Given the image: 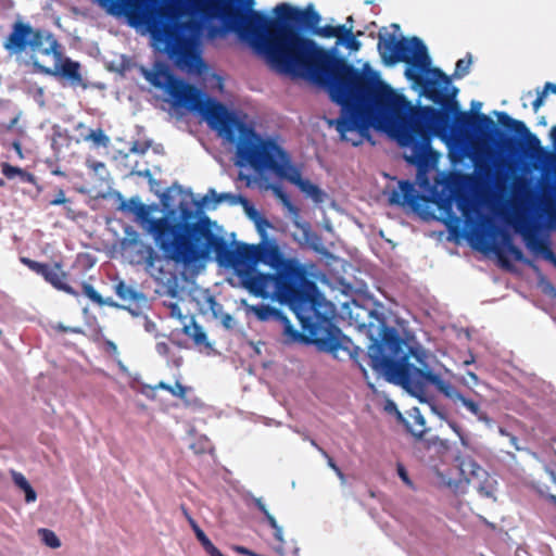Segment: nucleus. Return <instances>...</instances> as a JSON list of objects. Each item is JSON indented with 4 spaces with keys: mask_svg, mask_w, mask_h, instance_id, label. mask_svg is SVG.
I'll use <instances>...</instances> for the list:
<instances>
[{
    "mask_svg": "<svg viewBox=\"0 0 556 556\" xmlns=\"http://www.w3.org/2000/svg\"><path fill=\"white\" fill-rule=\"evenodd\" d=\"M58 329L62 332L83 333V330L79 327H67L62 324L58 326Z\"/></svg>",
    "mask_w": 556,
    "mask_h": 556,
    "instance_id": "56",
    "label": "nucleus"
},
{
    "mask_svg": "<svg viewBox=\"0 0 556 556\" xmlns=\"http://www.w3.org/2000/svg\"><path fill=\"white\" fill-rule=\"evenodd\" d=\"M408 419L404 418L403 415L397 412V419L402 421L406 430L416 438H422L427 432L426 420L419 408L413 407L408 410Z\"/></svg>",
    "mask_w": 556,
    "mask_h": 556,
    "instance_id": "13",
    "label": "nucleus"
},
{
    "mask_svg": "<svg viewBox=\"0 0 556 556\" xmlns=\"http://www.w3.org/2000/svg\"><path fill=\"white\" fill-rule=\"evenodd\" d=\"M270 189L274 194L281 201L282 205L292 214L295 218H299L300 212L299 208L292 203L289 194L283 190V188L279 185H271Z\"/></svg>",
    "mask_w": 556,
    "mask_h": 556,
    "instance_id": "30",
    "label": "nucleus"
},
{
    "mask_svg": "<svg viewBox=\"0 0 556 556\" xmlns=\"http://www.w3.org/2000/svg\"><path fill=\"white\" fill-rule=\"evenodd\" d=\"M252 502L255 504V506L258 508V510L264 515L265 519L267 520L270 528L274 529L275 533L274 536L277 541L280 543H283V531L282 528L277 523L275 517L268 511L266 505L264 504L263 500L260 497H255L253 495L250 496Z\"/></svg>",
    "mask_w": 556,
    "mask_h": 556,
    "instance_id": "22",
    "label": "nucleus"
},
{
    "mask_svg": "<svg viewBox=\"0 0 556 556\" xmlns=\"http://www.w3.org/2000/svg\"><path fill=\"white\" fill-rule=\"evenodd\" d=\"M126 232H127L128 235H131V236H132V238H130V239H126V240L124 241V244H125V245H136V244H138V243H139V238H138L139 236H138V232H137V231L131 230V232H130V231H128V230H127Z\"/></svg>",
    "mask_w": 556,
    "mask_h": 556,
    "instance_id": "52",
    "label": "nucleus"
},
{
    "mask_svg": "<svg viewBox=\"0 0 556 556\" xmlns=\"http://www.w3.org/2000/svg\"><path fill=\"white\" fill-rule=\"evenodd\" d=\"M232 118L233 125L229 129H222L219 135L230 143H236V166L251 167L260 174L271 170L295 186L301 184L303 178L300 168L291 163L288 152L275 139H263L235 113Z\"/></svg>",
    "mask_w": 556,
    "mask_h": 556,
    "instance_id": "7",
    "label": "nucleus"
},
{
    "mask_svg": "<svg viewBox=\"0 0 556 556\" xmlns=\"http://www.w3.org/2000/svg\"><path fill=\"white\" fill-rule=\"evenodd\" d=\"M216 223L211 219L206 225L193 260V267L214 258L220 267L231 268L237 277V283L229 279L233 287L247 290L250 294L273 299L283 305H291L299 317L306 314V305L318 306L320 302L319 289L315 281L309 279L304 265L299 261L286 257L267 238L261 245L236 242L229 244L224 237L216 233Z\"/></svg>",
    "mask_w": 556,
    "mask_h": 556,
    "instance_id": "4",
    "label": "nucleus"
},
{
    "mask_svg": "<svg viewBox=\"0 0 556 556\" xmlns=\"http://www.w3.org/2000/svg\"><path fill=\"white\" fill-rule=\"evenodd\" d=\"M526 247L535 254L541 255L545 248H551V242L547 238L540 237L536 232H526L523 235Z\"/></svg>",
    "mask_w": 556,
    "mask_h": 556,
    "instance_id": "24",
    "label": "nucleus"
},
{
    "mask_svg": "<svg viewBox=\"0 0 556 556\" xmlns=\"http://www.w3.org/2000/svg\"><path fill=\"white\" fill-rule=\"evenodd\" d=\"M363 327L367 329L371 341L367 357L376 374L402 387L421 403H429L428 386L432 384L455 406L466 408L485 426H493V419L481 409L478 402L465 396L450 381L433 372L432 355L421 344L407 342L395 328L387 325L383 311H369L368 324Z\"/></svg>",
    "mask_w": 556,
    "mask_h": 556,
    "instance_id": "5",
    "label": "nucleus"
},
{
    "mask_svg": "<svg viewBox=\"0 0 556 556\" xmlns=\"http://www.w3.org/2000/svg\"><path fill=\"white\" fill-rule=\"evenodd\" d=\"M86 139L91 140L97 146H102V147H106L110 142L109 137L104 134V131L102 129L91 130Z\"/></svg>",
    "mask_w": 556,
    "mask_h": 556,
    "instance_id": "39",
    "label": "nucleus"
},
{
    "mask_svg": "<svg viewBox=\"0 0 556 556\" xmlns=\"http://www.w3.org/2000/svg\"><path fill=\"white\" fill-rule=\"evenodd\" d=\"M296 187H299V189L309 197L316 204L324 203L327 198V193L308 179H303Z\"/></svg>",
    "mask_w": 556,
    "mask_h": 556,
    "instance_id": "29",
    "label": "nucleus"
},
{
    "mask_svg": "<svg viewBox=\"0 0 556 556\" xmlns=\"http://www.w3.org/2000/svg\"><path fill=\"white\" fill-rule=\"evenodd\" d=\"M542 91H545V93L547 94V92H552L554 94H556V84L554 83H546L544 85V88Z\"/></svg>",
    "mask_w": 556,
    "mask_h": 556,
    "instance_id": "60",
    "label": "nucleus"
},
{
    "mask_svg": "<svg viewBox=\"0 0 556 556\" xmlns=\"http://www.w3.org/2000/svg\"><path fill=\"white\" fill-rule=\"evenodd\" d=\"M279 73L309 80L327 90L340 105L337 119L329 121L342 141L357 147L371 141L370 129L392 135L407 151L419 125V108L413 109L403 94L380 78L368 64L362 70L338 54L336 45L328 51L315 41H305L301 52L289 59Z\"/></svg>",
    "mask_w": 556,
    "mask_h": 556,
    "instance_id": "3",
    "label": "nucleus"
},
{
    "mask_svg": "<svg viewBox=\"0 0 556 556\" xmlns=\"http://www.w3.org/2000/svg\"><path fill=\"white\" fill-rule=\"evenodd\" d=\"M549 135H551V139H552V142H553V149L556 153V126H553L551 131H549Z\"/></svg>",
    "mask_w": 556,
    "mask_h": 556,
    "instance_id": "63",
    "label": "nucleus"
},
{
    "mask_svg": "<svg viewBox=\"0 0 556 556\" xmlns=\"http://www.w3.org/2000/svg\"><path fill=\"white\" fill-rule=\"evenodd\" d=\"M222 324L226 329H232L236 320L230 314L226 313L222 316Z\"/></svg>",
    "mask_w": 556,
    "mask_h": 556,
    "instance_id": "48",
    "label": "nucleus"
},
{
    "mask_svg": "<svg viewBox=\"0 0 556 556\" xmlns=\"http://www.w3.org/2000/svg\"><path fill=\"white\" fill-rule=\"evenodd\" d=\"M294 225L302 230L305 242L313 251L319 254H327V249L324 245L321 237L318 233L312 231L311 225L308 223H300L294 220Z\"/></svg>",
    "mask_w": 556,
    "mask_h": 556,
    "instance_id": "16",
    "label": "nucleus"
},
{
    "mask_svg": "<svg viewBox=\"0 0 556 556\" xmlns=\"http://www.w3.org/2000/svg\"><path fill=\"white\" fill-rule=\"evenodd\" d=\"M144 329L148 332H152L155 329V324L153 321L149 320V319H146Z\"/></svg>",
    "mask_w": 556,
    "mask_h": 556,
    "instance_id": "64",
    "label": "nucleus"
},
{
    "mask_svg": "<svg viewBox=\"0 0 556 556\" xmlns=\"http://www.w3.org/2000/svg\"><path fill=\"white\" fill-rule=\"evenodd\" d=\"M456 465L459 469L460 476L468 483H471L480 475H483V468L470 456L458 455L455 457Z\"/></svg>",
    "mask_w": 556,
    "mask_h": 556,
    "instance_id": "14",
    "label": "nucleus"
},
{
    "mask_svg": "<svg viewBox=\"0 0 556 556\" xmlns=\"http://www.w3.org/2000/svg\"><path fill=\"white\" fill-rule=\"evenodd\" d=\"M83 293L93 303L99 306L108 305V306H118L111 298L103 299L98 291L90 283H83Z\"/></svg>",
    "mask_w": 556,
    "mask_h": 556,
    "instance_id": "31",
    "label": "nucleus"
},
{
    "mask_svg": "<svg viewBox=\"0 0 556 556\" xmlns=\"http://www.w3.org/2000/svg\"><path fill=\"white\" fill-rule=\"evenodd\" d=\"M431 409V412L433 414H435L440 419L442 420H446L448 427L457 434V437L459 438L462 444L464 446H467L468 445V439L466 437V434L464 433L462 427L454 420H448L447 419V416H446V412L439 407L433 401L432 399L429 397V403H427Z\"/></svg>",
    "mask_w": 556,
    "mask_h": 556,
    "instance_id": "21",
    "label": "nucleus"
},
{
    "mask_svg": "<svg viewBox=\"0 0 556 556\" xmlns=\"http://www.w3.org/2000/svg\"><path fill=\"white\" fill-rule=\"evenodd\" d=\"M21 262L25 264L30 270L37 275H40L53 288L64 291L71 295H77V292L65 282L66 273L62 270L60 263H40L27 257H22Z\"/></svg>",
    "mask_w": 556,
    "mask_h": 556,
    "instance_id": "11",
    "label": "nucleus"
},
{
    "mask_svg": "<svg viewBox=\"0 0 556 556\" xmlns=\"http://www.w3.org/2000/svg\"><path fill=\"white\" fill-rule=\"evenodd\" d=\"M12 479L21 490H24L29 485V482L21 472L12 471Z\"/></svg>",
    "mask_w": 556,
    "mask_h": 556,
    "instance_id": "44",
    "label": "nucleus"
},
{
    "mask_svg": "<svg viewBox=\"0 0 556 556\" xmlns=\"http://www.w3.org/2000/svg\"><path fill=\"white\" fill-rule=\"evenodd\" d=\"M340 31L337 40V46H343L351 51H358L362 47V42L357 40L356 36H362L363 31L353 33L352 25H339Z\"/></svg>",
    "mask_w": 556,
    "mask_h": 556,
    "instance_id": "17",
    "label": "nucleus"
},
{
    "mask_svg": "<svg viewBox=\"0 0 556 556\" xmlns=\"http://www.w3.org/2000/svg\"><path fill=\"white\" fill-rule=\"evenodd\" d=\"M248 312L253 313L260 321H276L282 318V311L269 304H256L248 306Z\"/></svg>",
    "mask_w": 556,
    "mask_h": 556,
    "instance_id": "19",
    "label": "nucleus"
},
{
    "mask_svg": "<svg viewBox=\"0 0 556 556\" xmlns=\"http://www.w3.org/2000/svg\"><path fill=\"white\" fill-rule=\"evenodd\" d=\"M12 149L16 152V154L22 159L23 152H22V144L18 140H14L11 143Z\"/></svg>",
    "mask_w": 556,
    "mask_h": 556,
    "instance_id": "59",
    "label": "nucleus"
},
{
    "mask_svg": "<svg viewBox=\"0 0 556 556\" xmlns=\"http://www.w3.org/2000/svg\"><path fill=\"white\" fill-rule=\"evenodd\" d=\"M508 439H509L510 444L515 447V450H517V451H523V450H525V447H522V446H520V445H519V443H518V442H519V440H518V438H517L516 435H514V434L511 433V434L508 437Z\"/></svg>",
    "mask_w": 556,
    "mask_h": 556,
    "instance_id": "58",
    "label": "nucleus"
},
{
    "mask_svg": "<svg viewBox=\"0 0 556 556\" xmlns=\"http://www.w3.org/2000/svg\"><path fill=\"white\" fill-rule=\"evenodd\" d=\"M471 483L481 496L495 501L497 481L488 471L483 470V475H480Z\"/></svg>",
    "mask_w": 556,
    "mask_h": 556,
    "instance_id": "15",
    "label": "nucleus"
},
{
    "mask_svg": "<svg viewBox=\"0 0 556 556\" xmlns=\"http://www.w3.org/2000/svg\"><path fill=\"white\" fill-rule=\"evenodd\" d=\"M400 190H393L390 194L389 201L391 204H407L417 208L421 195L416 191L415 186L409 180H402L399 182Z\"/></svg>",
    "mask_w": 556,
    "mask_h": 556,
    "instance_id": "12",
    "label": "nucleus"
},
{
    "mask_svg": "<svg viewBox=\"0 0 556 556\" xmlns=\"http://www.w3.org/2000/svg\"><path fill=\"white\" fill-rule=\"evenodd\" d=\"M532 488L543 497L556 503V496L548 493V486L544 483L532 482Z\"/></svg>",
    "mask_w": 556,
    "mask_h": 556,
    "instance_id": "40",
    "label": "nucleus"
},
{
    "mask_svg": "<svg viewBox=\"0 0 556 556\" xmlns=\"http://www.w3.org/2000/svg\"><path fill=\"white\" fill-rule=\"evenodd\" d=\"M377 49L387 66L405 62V77L420 88L426 99L439 105L419 106L415 118L419 125L404 153L405 161L417 168V181L421 188L433 190L428 173L435 166L439 156L431 147L434 137L446 142H462L465 137L475 136L481 142L483 151L472 154L475 185L481 189L497 188L506 180V154L520 153L531 159L547 155L538 136L523 122L510 117L506 112H494L506 131L485 114L472 116L462 113L456 99L458 88H450V79L444 73L431 67L428 48L419 37L396 39L394 35L379 36Z\"/></svg>",
    "mask_w": 556,
    "mask_h": 556,
    "instance_id": "2",
    "label": "nucleus"
},
{
    "mask_svg": "<svg viewBox=\"0 0 556 556\" xmlns=\"http://www.w3.org/2000/svg\"><path fill=\"white\" fill-rule=\"evenodd\" d=\"M296 187H299V189L309 197L316 204L324 203L327 198V193L308 179H303Z\"/></svg>",
    "mask_w": 556,
    "mask_h": 556,
    "instance_id": "26",
    "label": "nucleus"
},
{
    "mask_svg": "<svg viewBox=\"0 0 556 556\" xmlns=\"http://www.w3.org/2000/svg\"><path fill=\"white\" fill-rule=\"evenodd\" d=\"M42 35L34 29L29 24L16 22L9 37L3 42V47L10 53H21L28 47L31 50H38L41 46Z\"/></svg>",
    "mask_w": 556,
    "mask_h": 556,
    "instance_id": "10",
    "label": "nucleus"
},
{
    "mask_svg": "<svg viewBox=\"0 0 556 556\" xmlns=\"http://www.w3.org/2000/svg\"><path fill=\"white\" fill-rule=\"evenodd\" d=\"M67 202V199L65 197V193L63 190H60L58 194L52 199L49 203L50 205H61Z\"/></svg>",
    "mask_w": 556,
    "mask_h": 556,
    "instance_id": "50",
    "label": "nucleus"
},
{
    "mask_svg": "<svg viewBox=\"0 0 556 556\" xmlns=\"http://www.w3.org/2000/svg\"><path fill=\"white\" fill-rule=\"evenodd\" d=\"M320 303L315 305L316 307H309L311 304L306 305L305 318H300L293 306L288 305L290 309L295 314L303 332L298 331L289 320V318L282 313V318H279L277 323L282 326V332L285 336L286 343L303 342L306 344H314L319 351L332 354L338 357L340 352L346 353L350 358L356 362L364 374L366 369L358 363L357 358L363 354V350L359 346L354 345L353 341L344 336L341 329L334 324V312L332 304L328 302L324 294L319 291Z\"/></svg>",
    "mask_w": 556,
    "mask_h": 556,
    "instance_id": "8",
    "label": "nucleus"
},
{
    "mask_svg": "<svg viewBox=\"0 0 556 556\" xmlns=\"http://www.w3.org/2000/svg\"><path fill=\"white\" fill-rule=\"evenodd\" d=\"M79 70L80 65L78 62L72 61L71 59H66L61 64L60 75L62 77L67 78L73 86H78L83 81Z\"/></svg>",
    "mask_w": 556,
    "mask_h": 556,
    "instance_id": "23",
    "label": "nucleus"
},
{
    "mask_svg": "<svg viewBox=\"0 0 556 556\" xmlns=\"http://www.w3.org/2000/svg\"><path fill=\"white\" fill-rule=\"evenodd\" d=\"M182 187L174 184L160 194L165 213L160 218L151 217L148 207L136 198L123 202L119 208L134 213L146 225L166 262L191 268L205 227L211 225V218L204 212L193 210L186 199L176 203V195L182 197Z\"/></svg>",
    "mask_w": 556,
    "mask_h": 556,
    "instance_id": "6",
    "label": "nucleus"
},
{
    "mask_svg": "<svg viewBox=\"0 0 556 556\" xmlns=\"http://www.w3.org/2000/svg\"><path fill=\"white\" fill-rule=\"evenodd\" d=\"M192 530L194 532L195 538L201 543L202 547L204 548L208 556H214L219 551L207 538L204 531L199 527V525H194Z\"/></svg>",
    "mask_w": 556,
    "mask_h": 556,
    "instance_id": "34",
    "label": "nucleus"
},
{
    "mask_svg": "<svg viewBox=\"0 0 556 556\" xmlns=\"http://www.w3.org/2000/svg\"><path fill=\"white\" fill-rule=\"evenodd\" d=\"M20 116L21 114L18 113L16 116H14L7 125H5V129L7 130H11L15 127V125L17 124L18 119H20Z\"/></svg>",
    "mask_w": 556,
    "mask_h": 556,
    "instance_id": "61",
    "label": "nucleus"
},
{
    "mask_svg": "<svg viewBox=\"0 0 556 556\" xmlns=\"http://www.w3.org/2000/svg\"><path fill=\"white\" fill-rule=\"evenodd\" d=\"M155 350L160 355L165 356L169 352V345L165 342H159L155 345Z\"/></svg>",
    "mask_w": 556,
    "mask_h": 556,
    "instance_id": "54",
    "label": "nucleus"
},
{
    "mask_svg": "<svg viewBox=\"0 0 556 556\" xmlns=\"http://www.w3.org/2000/svg\"><path fill=\"white\" fill-rule=\"evenodd\" d=\"M151 147V141H135L130 148V152L142 155Z\"/></svg>",
    "mask_w": 556,
    "mask_h": 556,
    "instance_id": "41",
    "label": "nucleus"
},
{
    "mask_svg": "<svg viewBox=\"0 0 556 556\" xmlns=\"http://www.w3.org/2000/svg\"><path fill=\"white\" fill-rule=\"evenodd\" d=\"M1 170L2 174L9 179L14 178L16 175L23 174V170L20 167L12 166L8 163L2 164Z\"/></svg>",
    "mask_w": 556,
    "mask_h": 556,
    "instance_id": "43",
    "label": "nucleus"
},
{
    "mask_svg": "<svg viewBox=\"0 0 556 556\" xmlns=\"http://www.w3.org/2000/svg\"><path fill=\"white\" fill-rule=\"evenodd\" d=\"M546 97L545 91H539L536 99L533 101L532 106L534 111H538L544 102Z\"/></svg>",
    "mask_w": 556,
    "mask_h": 556,
    "instance_id": "51",
    "label": "nucleus"
},
{
    "mask_svg": "<svg viewBox=\"0 0 556 556\" xmlns=\"http://www.w3.org/2000/svg\"><path fill=\"white\" fill-rule=\"evenodd\" d=\"M139 253L142 255L148 266H154V263L159 260L156 252L150 244L140 243Z\"/></svg>",
    "mask_w": 556,
    "mask_h": 556,
    "instance_id": "37",
    "label": "nucleus"
},
{
    "mask_svg": "<svg viewBox=\"0 0 556 556\" xmlns=\"http://www.w3.org/2000/svg\"><path fill=\"white\" fill-rule=\"evenodd\" d=\"M232 549L240 555L253 556L254 552L241 545H233Z\"/></svg>",
    "mask_w": 556,
    "mask_h": 556,
    "instance_id": "53",
    "label": "nucleus"
},
{
    "mask_svg": "<svg viewBox=\"0 0 556 556\" xmlns=\"http://www.w3.org/2000/svg\"><path fill=\"white\" fill-rule=\"evenodd\" d=\"M327 459V464L328 466L336 472V475L338 476V478L341 480V482H344L345 481V476L344 473L342 472V470L337 466V464L334 463V460L332 459V457H330L328 455V457H325Z\"/></svg>",
    "mask_w": 556,
    "mask_h": 556,
    "instance_id": "45",
    "label": "nucleus"
},
{
    "mask_svg": "<svg viewBox=\"0 0 556 556\" xmlns=\"http://www.w3.org/2000/svg\"><path fill=\"white\" fill-rule=\"evenodd\" d=\"M115 292L121 300L126 302H135L138 300H143L144 298L142 293L135 291L132 288H130L123 281H119L115 286Z\"/></svg>",
    "mask_w": 556,
    "mask_h": 556,
    "instance_id": "32",
    "label": "nucleus"
},
{
    "mask_svg": "<svg viewBox=\"0 0 556 556\" xmlns=\"http://www.w3.org/2000/svg\"><path fill=\"white\" fill-rule=\"evenodd\" d=\"M471 63V54L468 53L466 58L459 59L456 62L455 71L451 77L444 74L450 79V88L454 87L451 81L452 78L460 79L469 74Z\"/></svg>",
    "mask_w": 556,
    "mask_h": 556,
    "instance_id": "33",
    "label": "nucleus"
},
{
    "mask_svg": "<svg viewBox=\"0 0 556 556\" xmlns=\"http://www.w3.org/2000/svg\"><path fill=\"white\" fill-rule=\"evenodd\" d=\"M296 187H299V189L309 197L316 204L324 203L327 198V193L308 179H303Z\"/></svg>",
    "mask_w": 556,
    "mask_h": 556,
    "instance_id": "27",
    "label": "nucleus"
},
{
    "mask_svg": "<svg viewBox=\"0 0 556 556\" xmlns=\"http://www.w3.org/2000/svg\"><path fill=\"white\" fill-rule=\"evenodd\" d=\"M182 513L186 519L188 520L191 529H193L194 525H198L197 521L191 517V515L188 513L186 508L182 507Z\"/></svg>",
    "mask_w": 556,
    "mask_h": 556,
    "instance_id": "62",
    "label": "nucleus"
},
{
    "mask_svg": "<svg viewBox=\"0 0 556 556\" xmlns=\"http://www.w3.org/2000/svg\"><path fill=\"white\" fill-rule=\"evenodd\" d=\"M505 245H506V249L508 251V253L518 262L533 268V269H536V265L533 263V261L529 260L528 257L525 256L523 252L521 251L520 248H518L517 245H515L514 243L510 242L509 238H506L505 239Z\"/></svg>",
    "mask_w": 556,
    "mask_h": 556,
    "instance_id": "35",
    "label": "nucleus"
},
{
    "mask_svg": "<svg viewBox=\"0 0 556 556\" xmlns=\"http://www.w3.org/2000/svg\"><path fill=\"white\" fill-rule=\"evenodd\" d=\"M214 198L215 204L228 202L230 205L247 204V198L241 194H233L230 192L216 193L214 189H208L207 193L203 197L199 205H206Z\"/></svg>",
    "mask_w": 556,
    "mask_h": 556,
    "instance_id": "18",
    "label": "nucleus"
},
{
    "mask_svg": "<svg viewBox=\"0 0 556 556\" xmlns=\"http://www.w3.org/2000/svg\"><path fill=\"white\" fill-rule=\"evenodd\" d=\"M339 29V26H330V25H325V26H318V24H316V27L313 31L312 35H317V36H321V37H325V38H332V37H337L339 36L340 31L338 30Z\"/></svg>",
    "mask_w": 556,
    "mask_h": 556,
    "instance_id": "38",
    "label": "nucleus"
},
{
    "mask_svg": "<svg viewBox=\"0 0 556 556\" xmlns=\"http://www.w3.org/2000/svg\"><path fill=\"white\" fill-rule=\"evenodd\" d=\"M186 391H187L186 387L179 382H176L175 386L172 387V389H170V393L180 399L185 397Z\"/></svg>",
    "mask_w": 556,
    "mask_h": 556,
    "instance_id": "47",
    "label": "nucleus"
},
{
    "mask_svg": "<svg viewBox=\"0 0 556 556\" xmlns=\"http://www.w3.org/2000/svg\"><path fill=\"white\" fill-rule=\"evenodd\" d=\"M396 471H397V475L400 477V479L410 489H414V483L413 481L410 480L409 476H408V472L405 468V466L401 463H397L396 465Z\"/></svg>",
    "mask_w": 556,
    "mask_h": 556,
    "instance_id": "42",
    "label": "nucleus"
},
{
    "mask_svg": "<svg viewBox=\"0 0 556 556\" xmlns=\"http://www.w3.org/2000/svg\"><path fill=\"white\" fill-rule=\"evenodd\" d=\"M112 11L124 9L132 27H144L155 50L165 53L180 71L201 74V35L210 40L236 35L280 71L295 58L313 34L320 14L309 3L299 9L279 3L275 17L255 10V0H115Z\"/></svg>",
    "mask_w": 556,
    "mask_h": 556,
    "instance_id": "1",
    "label": "nucleus"
},
{
    "mask_svg": "<svg viewBox=\"0 0 556 556\" xmlns=\"http://www.w3.org/2000/svg\"><path fill=\"white\" fill-rule=\"evenodd\" d=\"M312 446H314L324 457H328V453L321 447L318 445V443L312 439L311 437L308 438L307 440Z\"/></svg>",
    "mask_w": 556,
    "mask_h": 556,
    "instance_id": "57",
    "label": "nucleus"
},
{
    "mask_svg": "<svg viewBox=\"0 0 556 556\" xmlns=\"http://www.w3.org/2000/svg\"><path fill=\"white\" fill-rule=\"evenodd\" d=\"M541 256L545 261L549 262L552 265L556 266V254L553 252V250L551 248H545L542 251Z\"/></svg>",
    "mask_w": 556,
    "mask_h": 556,
    "instance_id": "46",
    "label": "nucleus"
},
{
    "mask_svg": "<svg viewBox=\"0 0 556 556\" xmlns=\"http://www.w3.org/2000/svg\"><path fill=\"white\" fill-rule=\"evenodd\" d=\"M23 491L25 493V501L27 503H31V502L36 501L37 494L30 484L27 488H25Z\"/></svg>",
    "mask_w": 556,
    "mask_h": 556,
    "instance_id": "49",
    "label": "nucleus"
},
{
    "mask_svg": "<svg viewBox=\"0 0 556 556\" xmlns=\"http://www.w3.org/2000/svg\"><path fill=\"white\" fill-rule=\"evenodd\" d=\"M39 534H40V538L42 540V542L51 547V548H58L61 546V541L59 540V538L56 536V534L52 531V530H49V529H39Z\"/></svg>",
    "mask_w": 556,
    "mask_h": 556,
    "instance_id": "36",
    "label": "nucleus"
},
{
    "mask_svg": "<svg viewBox=\"0 0 556 556\" xmlns=\"http://www.w3.org/2000/svg\"><path fill=\"white\" fill-rule=\"evenodd\" d=\"M482 108V103L479 102V101H472L471 104H470V112H468L469 114H471L472 116H477L478 114H482L480 112Z\"/></svg>",
    "mask_w": 556,
    "mask_h": 556,
    "instance_id": "55",
    "label": "nucleus"
},
{
    "mask_svg": "<svg viewBox=\"0 0 556 556\" xmlns=\"http://www.w3.org/2000/svg\"><path fill=\"white\" fill-rule=\"evenodd\" d=\"M248 215V217L255 224L257 231L262 239H266V228H270L271 224L263 217L260 212L250 203L247 199V204H241Z\"/></svg>",
    "mask_w": 556,
    "mask_h": 556,
    "instance_id": "20",
    "label": "nucleus"
},
{
    "mask_svg": "<svg viewBox=\"0 0 556 556\" xmlns=\"http://www.w3.org/2000/svg\"><path fill=\"white\" fill-rule=\"evenodd\" d=\"M147 78L169 96L174 106L202 115L218 134L225 127L229 129L233 125V112L228 111L219 101L207 97L202 90L176 77L166 65H157Z\"/></svg>",
    "mask_w": 556,
    "mask_h": 556,
    "instance_id": "9",
    "label": "nucleus"
},
{
    "mask_svg": "<svg viewBox=\"0 0 556 556\" xmlns=\"http://www.w3.org/2000/svg\"><path fill=\"white\" fill-rule=\"evenodd\" d=\"M184 332L193 340L194 344L211 348L206 333L203 328L195 323V320L192 319L190 325H186L184 327Z\"/></svg>",
    "mask_w": 556,
    "mask_h": 556,
    "instance_id": "25",
    "label": "nucleus"
},
{
    "mask_svg": "<svg viewBox=\"0 0 556 556\" xmlns=\"http://www.w3.org/2000/svg\"><path fill=\"white\" fill-rule=\"evenodd\" d=\"M296 187H299V189L309 197L316 204L324 203L327 198V193L308 179H303Z\"/></svg>",
    "mask_w": 556,
    "mask_h": 556,
    "instance_id": "28",
    "label": "nucleus"
}]
</instances>
